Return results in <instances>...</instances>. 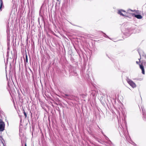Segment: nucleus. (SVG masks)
<instances>
[{
	"label": "nucleus",
	"instance_id": "obj_11",
	"mask_svg": "<svg viewBox=\"0 0 146 146\" xmlns=\"http://www.w3.org/2000/svg\"><path fill=\"white\" fill-rule=\"evenodd\" d=\"M25 64L26 62H28V57L27 55H26V58L25 59Z\"/></svg>",
	"mask_w": 146,
	"mask_h": 146
},
{
	"label": "nucleus",
	"instance_id": "obj_6",
	"mask_svg": "<svg viewBox=\"0 0 146 146\" xmlns=\"http://www.w3.org/2000/svg\"><path fill=\"white\" fill-rule=\"evenodd\" d=\"M135 11V10H132L130 9H129L127 10V11H126V12H127V14L126 13H125V14H126L128 16V13L131 14L132 15V13H131V12H134Z\"/></svg>",
	"mask_w": 146,
	"mask_h": 146
},
{
	"label": "nucleus",
	"instance_id": "obj_12",
	"mask_svg": "<svg viewBox=\"0 0 146 146\" xmlns=\"http://www.w3.org/2000/svg\"><path fill=\"white\" fill-rule=\"evenodd\" d=\"M23 113L25 116V118H26L27 117V114L25 112V110L24 109H23Z\"/></svg>",
	"mask_w": 146,
	"mask_h": 146
},
{
	"label": "nucleus",
	"instance_id": "obj_1",
	"mask_svg": "<svg viewBox=\"0 0 146 146\" xmlns=\"http://www.w3.org/2000/svg\"><path fill=\"white\" fill-rule=\"evenodd\" d=\"M126 80L127 83L133 88H135L136 87V85L135 83L132 80L127 78L126 79Z\"/></svg>",
	"mask_w": 146,
	"mask_h": 146
},
{
	"label": "nucleus",
	"instance_id": "obj_17",
	"mask_svg": "<svg viewBox=\"0 0 146 146\" xmlns=\"http://www.w3.org/2000/svg\"><path fill=\"white\" fill-rule=\"evenodd\" d=\"M136 62L137 64H138L139 63V62L138 61H136Z\"/></svg>",
	"mask_w": 146,
	"mask_h": 146
},
{
	"label": "nucleus",
	"instance_id": "obj_5",
	"mask_svg": "<svg viewBox=\"0 0 146 146\" xmlns=\"http://www.w3.org/2000/svg\"><path fill=\"white\" fill-rule=\"evenodd\" d=\"M139 67L142 70V73L143 74H145V70L142 64H140Z\"/></svg>",
	"mask_w": 146,
	"mask_h": 146
},
{
	"label": "nucleus",
	"instance_id": "obj_16",
	"mask_svg": "<svg viewBox=\"0 0 146 146\" xmlns=\"http://www.w3.org/2000/svg\"><path fill=\"white\" fill-rule=\"evenodd\" d=\"M139 52V55L141 57V53H140V52Z\"/></svg>",
	"mask_w": 146,
	"mask_h": 146
},
{
	"label": "nucleus",
	"instance_id": "obj_2",
	"mask_svg": "<svg viewBox=\"0 0 146 146\" xmlns=\"http://www.w3.org/2000/svg\"><path fill=\"white\" fill-rule=\"evenodd\" d=\"M125 13H126L127 14V13L126 11L122 9L119 10L118 11V13L121 15L128 17V15L126 14H125Z\"/></svg>",
	"mask_w": 146,
	"mask_h": 146
},
{
	"label": "nucleus",
	"instance_id": "obj_15",
	"mask_svg": "<svg viewBox=\"0 0 146 146\" xmlns=\"http://www.w3.org/2000/svg\"><path fill=\"white\" fill-rule=\"evenodd\" d=\"M104 37H106V38H109V37L108 36H107V35H106L105 33H104Z\"/></svg>",
	"mask_w": 146,
	"mask_h": 146
},
{
	"label": "nucleus",
	"instance_id": "obj_19",
	"mask_svg": "<svg viewBox=\"0 0 146 146\" xmlns=\"http://www.w3.org/2000/svg\"><path fill=\"white\" fill-rule=\"evenodd\" d=\"M57 1H58L59 0H56Z\"/></svg>",
	"mask_w": 146,
	"mask_h": 146
},
{
	"label": "nucleus",
	"instance_id": "obj_7",
	"mask_svg": "<svg viewBox=\"0 0 146 146\" xmlns=\"http://www.w3.org/2000/svg\"><path fill=\"white\" fill-rule=\"evenodd\" d=\"M63 96L66 98H67L68 99H70L71 97V96L70 95L67 94H64Z\"/></svg>",
	"mask_w": 146,
	"mask_h": 146
},
{
	"label": "nucleus",
	"instance_id": "obj_13",
	"mask_svg": "<svg viewBox=\"0 0 146 146\" xmlns=\"http://www.w3.org/2000/svg\"><path fill=\"white\" fill-rule=\"evenodd\" d=\"M141 108L142 109V111H143V117L145 118H146V116H145V113L144 112V109H143V108Z\"/></svg>",
	"mask_w": 146,
	"mask_h": 146
},
{
	"label": "nucleus",
	"instance_id": "obj_8",
	"mask_svg": "<svg viewBox=\"0 0 146 146\" xmlns=\"http://www.w3.org/2000/svg\"><path fill=\"white\" fill-rule=\"evenodd\" d=\"M142 56L144 58L145 60L143 61V63L146 64V55L145 54L142 55Z\"/></svg>",
	"mask_w": 146,
	"mask_h": 146
},
{
	"label": "nucleus",
	"instance_id": "obj_14",
	"mask_svg": "<svg viewBox=\"0 0 146 146\" xmlns=\"http://www.w3.org/2000/svg\"><path fill=\"white\" fill-rule=\"evenodd\" d=\"M0 146H5L3 143L1 141H0Z\"/></svg>",
	"mask_w": 146,
	"mask_h": 146
},
{
	"label": "nucleus",
	"instance_id": "obj_18",
	"mask_svg": "<svg viewBox=\"0 0 146 146\" xmlns=\"http://www.w3.org/2000/svg\"><path fill=\"white\" fill-rule=\"evenodd\" d=\"M25 146H27L26 143H25Z\"/></svg>",
	"mask_w": 146,
	"mask_h": 146
},
{
	"label": "nucleus",
	"instance_id": "obj_4",
	"mask_svg": "<svg viewBox=\"0 0 146 146\" xmlns=\"http://www.w3.org/2000/svg\"><path fill=\"white\" fill-rule=\"evenodd\" d=\"M132 15L139 19H141L142 18V17L140 15H135L134 14H132Z\"/></svg>",
	"mask_w": 146,
	"mask_h": 146
},
{
	"label": "nucleus",
	"instance_id": "obj_3",
	"mask_svg": "<svg viewBox=\"0 0 146 146\" xmlns=\"http://www.w3.org/2000/svg\"><path fill=\"white\" fill-rule=\"evenodd\" d=\"M5 124L2 120L0 119V131H3L5 129Z\"/></svg>",
	"mask_w": 146,
	"mask_h": 146
},
{
	"label": "nucleus",
	"instance_id": "obj_9",
	"mask_svg": "<svg viewBox=\"0 0 146 146\" xmlns=\"http://www.w3.org/2000/svg\"><path fill=\"white\" fill-rule=\"evenodd\" d=\"M0 10H1L2 7V6L3 5V2L2 0H0Z\"/></svg>",
	"mask_w": 146,
	"mask_h": 146
},
{
	"label": "nucleus",
	"instance_id": "obj_10",
	"mask_svg": "<svg viewBox=\"0 0 146 146\" xmlns=\"http://www.w3.org/2000/svg\"><path fill=\"white\" fill-rule=\"evenodd\" d=\"M0 10H1L2 7V6L3 5V2L2 0H0Z\"/></svg>",
	"mask_w": 146,
	"mask_h": 146
}]
</instances>
